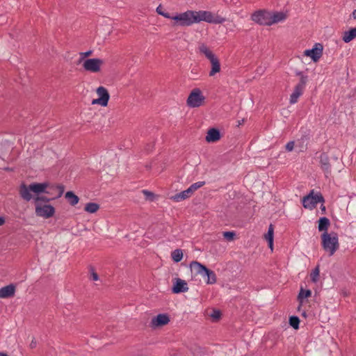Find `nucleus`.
<instances>
[{"label":"nucleus","mask_w":356,"mask_h":356,"mask_svg":"<svg viewBox=\"0 0 356 356\" xmlns=\"http://www.w3.org/2000/svg\"><path fill=\"white\" fill-rule=\"evenodd\" d=\"M49 186V182L37 183L34 182L26 186L24 184L20 186L19 193L21 197L26 201H30L33 196L31 194V191L39 195L40 193L51 194L50 191H47Z\"/></svg>","instance_id":"f257e3e1"},{"label":"nucleus","mask_w":356,"mask_h":356,"mask_svg":"<svg viewBox=\"0 0 356 356\" xmlns=\"http://www.w3.org/2000/svg\"><path fill=\"white\" fill-rule=\"evenodd\" d=\"M321 244L324 250L327 252L330 256H332L339 248L337 233L334 232H323L321 235Z\"/></svg>","instance_id":"f03ea898"},{"label":"nucleus","mask_w":356,"mask_h":356,"mask_svg":"<svg viewBox=\"0 0 356 356\" xmlns=\"http://www.w3.org/2000/svg\"><path fill=\"white\" fill-rule=\"evenodd\" d=\"M191 271H194L196 275H201L202 277H207L206 283L207 284H213L216 282V275L215 273L207 268L201 263L193 261L190 264Z\"/></svg>","instance_id":"7ed1b4c3"},{"label":"nucleus","mask_w":356,"mask_h":356,"mask_svg":"<svg viewBox=\"0 0 356 356\" xmlns=\"http://www.w3.org/2000/svg\"><path fill=\"white\" fill-rule=\"evenodd\" d=\"M199 51L209 60L211 64V69L209 72V76H213L220 71V63L219 59L205 44H202L199 47Z\"/></svg>","instance_id":"20e7f679"},{"label":"nucleus","mask_w":356,"mask_h":356,"mask_svg":"<svg viewBox=\"0 0 356 356\" xmlns=\"http://www.w3.org/2000/svg\"><path fill=\"white\" fill-rule=\"evenodd\" d=\"M296 75L300 76V81L295 86L293 92L290 96V103L291 104H296L298 102V98L302 95L308 81V76L305 75L301 71H296Z\"/></svg>","instance_id":"39448f33"},{"label":"nucleus","mask_w":356,"mask_h":356,"mask_svg":"<svg viewBox=\"0 0 356 356\" xmlns=\"http://www.w3.org/2000/svg\"><path fill=\"white\" fill-rule=\"evenodd\" d=\"M325 199L321 193H314L312 190L309 193L302 198V205L305 209H313L318 203H323Z\"/></svg>","instance_id":"423d86ee"},{"label":"nucleus","mask_w":356,"mask_h":356,"mask_svg":"<svg viewBox=\"0 0 356 356\" xmlns=\"http://www.w3.org/2000/svg\"><path fill=\"white\" fill-rule=\"evenodd\" d=\"M195 23L204 21L208 23L222 24L225 19L219 16H213L212 13L206 10L195 11Z\"/></svg>","instance_id":"0eeeda50"},{"label":"nucleus","mask_w":356,"mask_h":356,"mask_svg":"<svg viewBox=\"0 0 356 356\" xmlns=\"http://www.w3.org/2000/svg\"><path fill=\"white\" fill-rule=\"evenodd\" d=\"M179 26H188L195 23V11L187 10L184 13L177 14L172 17Z\"/></svg>","instance_id":"6e6552de"},{"label":"nucleus","mask_w":356,"mask_h":356,"mask_svg":"<svg viewBox=\"0 0 356 356\" xmlns=\"http://www.w3.org/2000/svg\"><path fill=\"white\" fill-rule=\"evenodd\" d=\"M205 97L202 95L200 88H194L190 93L186 100L187 105L191 108L200 106L204 102Z\"/></svg>","instance_id":"1a4fd4ad"},{"label":"nucleus","mask_w":356,"mask_h":356,"mask_svg":"<svg viewBox=\"0 0 356 356\" xmlns=\"http://www.w3.org/2000/svg\"><path fill=\"white\" fill-rule=\"evenodd\" d=\"M51 189H54V188H58V193L56 194L55 196H52L51 197H48L47 196H44V195H36L33 200H34V203H35V205H36L37 204H47V202L51 201V200H56V199H58L60 198L64 191H65V186L63 185V184H58V185H56V186H51L50 187Z\"/></svg>","instance_id":"9d476101"},{"label":"nucleus","mask_w":356,"mask_h":356,"mask_svg":"<svg viewBox=\"0 0 356 356\" xmlns=\"http://www.w3.org/2000/svg\"><path fill=\"white\" fill-rule=\"evenodd\" d=\"M251 19L261 26H270V12L266 10H258L251 15Z\"/></svg>","instance_id":"9b49d317"},{"label":"nucleus","mask_w":356,"mask_h":356,"mask_svg":"<svg viewBox=\"0 0 356 356\" xmlns=\"http://www.w3.org/2000/svg\"><path fill=\"white\" fill-rule=\"evenodd\" d=\"M35 214L37 216L42 217L44 218H49L52 217L55 213V208L48 204L35 205Z\"/></svg>","instance_id":"f8f14e48"},{"label":"nucleus","mask_w":356,"mask_h":356,"mask_svg":"<svg viewBox=\"0 0 356 356\" xmlns=\"http://www.w3.org/2000/svg\"><path fill=\"white\" fill-rule=\"evenodd\" d=\"M103 63V60L100 58H88L84 60L83 67L85 70L95 73L100 71Z\"/></svg>","instance_id":"ddd939ff"},{"label":"nucleus","mask_w":356,"mask_h":356,"mask_svg":"<svg viewBox=\"0 0 356 356\" xmlns=\"http://www.w3.org/2000/svg\"><path fill=\"white\" fill-rule=\"evenodd\" d=\"M323 54V45L320 43H316L311 49L305 51L304 54L309 56L313 61L316 62L321 58Z\"/></svg>","instance_id":"4468645a"},{"label":"nucleus","mask_w":356,"mask_h":356,"mask_svg":"<svg viewBox=\"0 0 356 356\" xmlns=\"http://www.w3.org/2000/svg\"><path fill=\"white\" fill-rule=\"evenodd\" d=\"M170 322V317L167 314H159L152 318L150 325L153 328L167 325Z\"/></svg>","instance_id":"2eb2a0df"},{"label":"nucleus","mask_w":356,"mask_h":356,"mask_svg":"<svg viewBox=\"0 0 356 356\" xmlns=\"http://www.w3.org/2000/svg\"><path fill=\"white\" fill-rule=\"evenodd\" d=\"M188 290V284L185 280L180 278H175L174 285L172 288L173 293L177 294L186 292Z\"/></svg>","instance_id":"dca6fc26"},{"label":"nucleus","mask_w":356,"mask_h":356,"mask_svg":"<svg viewBox=\"0 0 356 356\" xmlns=\"http://www.w3.org/2000/svg\"><path fill=\"white\" fill-rule=\"evenodd\" d=\"M15 286L10 284L0 289V298H8L13 297L15 293Z\"/></svg>","instance_id":"f3484780"},{"label":"nucleus","mask_w":356,"mask_h":356,"mask_svg":"<svg viewBox=\"0 0 356 356\" xmlns=\"http://www.w3.org/2000/svg\"><path fill=\"white\" fill-rule=\"evenodd\" d=\"M97 93L99 98L102 101L103 106H106L110 98L107 89L104 86H99L97 88Z\"/></svg>","instance_id":"a211bd4d"},{"label":"nucleus","mask_w":356,"mask_h":356,"mask_svg":"<svg viewBox=\"0 0 356 356\" xmlns=\"http://www.w3.org/2000/svg\"><path fill=\"white\" fill-rule=\"evenodd\" d=\"M220 139V132L218 129L211 128L208 130L206 140L208 143H214Z\"/></svg>","instance_id":"6ab92c4d"},{"label":"nucleus","mask_w":356,"mask_h":356,"mask_svg":"<svg viewBox=\"0 0 356 356\" xmlns=\"http://www.w3.org/2000/svg\"><path fill=\"white\" fill-rule=\"evenodd\" d=\"M320 163L322 170L326 172L330 173L331 165L329 162V156L325 152H323L320 156Z\"/></svg>","instance_id":"aec40b11"},{"label":"nucleus","mask_w":356,"mask_h":356,"mask_svg":"<svg viewBox=\"0 0 356 356\" xmlns=\"http://www.w3.org/2000/svg\"><path fill=\"white\" fill-rule=\"evenodd\" d=\"M286 17V14L282 12L270 13V26L284 20Z\"/></svg>","instance_id":"412c9836"},{"label":"nucleus","mask_w":356,"mask_h":356,"mask_svg":"<svg viewBox=\"0 0 356 356\" xmlns=\"http://www.w3.org/2000/svg\"><path fill=\"white\" fill-rule=\"evenodd\" d=\"M193 191L191 190L190 188H188L181 193H177L176 195L172 197V199H173L176 202H180L181 200H184L188 198L193 195Z\"/></svg>","instance_id":"4be33fe9"},{"label":"nucleus","mask_w":356,"mask_h":356,"mask_svg":"<svg viewBox=\"0 0 356 356\" xmlns=\"http://www.w3.org/2000/svg\"><path fill=\"white\" fill-rule=\"evenodd\" d=\"M356 38V27L352 28L350 30L343 33L342 40L348 43Z\"/></svg>","instance_id":"5701e85b"},{"label":"nucleus","mask_w":356,"mask_h":356,"mask_svg":"<svg viewBox=\"0 0 356 356\" xmlns=\"http://www.w3.org/2000/svg\"><path fill=\"white\" fill-rule=\"evenodd\" d=\"M330 225V220L326 217H321L318 220V229L319 232H327Z\"/></svg>","instance_id":"b1692460"},{"label":"nucleus","mask_w":356,"mask_h":356,"mask_svg":"<svg viewBox=\"0 0 356 356\" xmlns=\"http://www.w3.org/2000/svg\"><path fill=\"white\" fill-rule=\"evenodd\" d=\"M65 197L71 206H75L79 201V197L72 191H67L65 195Z\"/></svg>","instance_id":"393cba45"},{"label":"nucleus","mask_w":356,"mask_h":356,"mask_svg":"<svg viewBox=\"0 0 356 356\" xmlns=\"http://www.w3.org/2000/svg\"><path fill=\"white\" fill-rule=\"evenodd\" d=\"M312 296V291L309 289H300L299 294L298 296V300L299 301L300 306L303 302L305 298H309Z\"/></svg>","instance_id":"a878e982"},{"label":"nucleus","mask_w":356,"mask_h":356,"mask_svg":"<svg viewBox=\"0 0 356 356\" xmlns=\"http://www.w3.org/2000/svg\"><path fill=\"white\" fill-rule=\"evenodd\" d=\"M99 209V205L95 202L87 203L85 206L84 210L90 213H94L97 212Z\"/></svg>","instance_id":"bb28decb"},{"label":"nucleus","mask_w":356,"mask_h":356,"mask_svg":"<svg viewBox=\"0 0 356 356\" xmlns=\"http://www.w3.org/2000/svg\"><path fill=\"white\" fill-rule=\"evenodd\" d=\"M171 257L175 262H179L183 257V252L181 249H176L171 253Z\"/></svg>","instance_id":"cd10ccee"},{"label":"nucleus","mask_w":356,"mask_h":356,"mask_svg":"<svg viewBox=\"0 0 356 356\" xmlns=\"http://www.w3.org/2000/svg\"><path fill=\"white\" fill-rule=\"evenodd\" d=\"M300 318L296 316H291L289 318V325L294 329H298Z\"/></svg>","instance_id":"c85d7f7f"},{"label":"nucleus","mask_w":356,"mask_h":356,"mask_svg":"<svg viewBox=\"0 0 356 356\" xmlns=\"http://www.w3.org/2000/svg\"><path fill=\"white\" fill-rule=\"evenodd\" d=\"M319 273H320V270H319V267L318 266H316L313 270L312 272L310 274V277H311V280L313 282H316L318 280V276H319Z\"/></svg>","instance_id":"c756f323"},{"label":"nucleus","mask_w":356,"mask_h":356,"mask_svg":"<svg viewBox=\"0 0 356 356\" xmlns=\"http://www.w3.org/2000/svg\"><path fill=\"white\" fill-rule=\"evenodd\" d=\"M274 229L273 225H270L268 232L265 235V238L267 241H273Z\"/></svg>","instance_id":"7c9ffc66"},{"label":"nucleus","mask_w":356,"mask_h":356,"mask_svg":"<svg viewBox=\"0 0 356 356\" xmlns=\"http://www.w3.org/2000/svg\"><path fill=\"white\" fill-rule=\"evenodd\" d=\"M309 139H310L309 134L305 132V134L302 135L300 138H299L297 140V143H305L307 145Z\"/></svg>","instance_id":"2f4dec72"},{"label":"nucleus","mask_w":356,"mask_h":356,"mask_svg":"<svg viewBox=\"0 0 356 356\" xmlns=\"http://www.w3.org/2000/svg\"><path fill=\"white\" fill-rule=\"evenodd\" d=\"M163 7L161 5H159L157 8H156V12L158 14L163 16L165 18H168V19H172V17L170 16V13H166V12H164L163 10Z\"/></svg>","instance_id":"473e14b6"},{"label":"nucleus","mask_w":356,"mask_h":356,"mask_svg":"<svg viewBox=\"0 0 356 356\" xmlns=\"http://www.w3.org/2000/svg\"><path fill=\"white\" fill-rule=\"evenodd\" d=\"M204 185H205V181H197V182H195V183L193 184L192 185H191V186L189 188L193 191V193H194L198 188L202 187Z\"/></svg>","instance_id":"72a5a7b5"},{"label":"nucleus","mask_w":356,"mask_h":356,"mask_svg":"<svg viewBox=\"0 0 356 356\" xmlns=\"http://www.w3.org/2000/svg\"><path fill=\"white\" fill-rule=\"evenodd\" d=\"M236 236V233L234 232H224L223 236L227 241H233L234 236Z\"/></svg>","instance_id":"f704fd0d"},{"label":"nucleus","mask_w":356,"mask_h":356,"mask_svg":"<svg viewBox=\"0 0 356 356\" xmlns=\"http://www.w3.org/2000/svg\"><path fill=\"white\" fill-rule=\"evenodd\" d=\"M143 194L145 195L146 200L153 201L154 198V194L149 191L143 190Z\"/></svg>","instance_id":"c9c22d12"},{"label":"nucleus","mask_w":356,"mask_h":356,"mask_svg":"<svg viewBox=\"0 0 356 356\" xmlns=\"http://www.w3.org/2000/svg\"><path fill=\"white\" fill-rule=\"evenodd\" d=\"M92 54V51H91V50H89L86 52H81L80 53L81 58L79 60V63H80L85 58H87V57L91 56Z\"/></svg>","instance_id":"e433bc0d"},{"label":"nucleus","mask_w":356,"mask_h":356,"mask_svg":"<svg viewBox=\"0 0 356 356\" xmlns=\"http://www.w3.org/2000/svg\"><path fill=\"white\" fill-rule=\"evenodd\" d=\"M211 316L214 320H218L221 316V312L219 310H213L212 313L211 314Z\"/></svg>","instance_id":"4c0bfd02"},{"label":"nucleus","mask_w":356,"mask_h":356,"mask_svg":"<svg viewBox=\"0 0 356 356\" xmlns=\"http://www.w3.org/2000/svg\"><path fill=\"white\" fill-rule=\"evenodd\" d=\"M294 141H289L287 143L285 146L286 150L288 152H291L294 148Z\"/></svg>","instance_id":"58836bf2"},{"label":"nucleus","mask_w":356,"mask_h":356,"mask_svg":"<svg viewBox=\"0 0 356 356\" xmlns=\"http://www.w3.org/2000/svg\"><path fill=\"white\" fill-rule=\"evenodd\" d=\"M90 278L94 281H97L99 280L98 274L92 268H91Z\"/></svg>","instance_id":"ea45409f"},{"label":"nucleus","mask_w":356,"mask_h":356,"mask_svg":"<svg viewBox=\"0 0 356 356\" xmlns=\"http://www.w3.org/2000/svg\"><path fill=\"white\" fill-rule=\"evenodd\" d=\"M56 184H49V186L47 188V191H50L51 192V194H49L50 195H54L55 196L56 195H54V192L56 191H57L58 192V188H54V189H51L50 187L51 186H56Z\"/></svg>","instance_id":"a19ab883"},{"label":"nucleus","mask_w":356,"mask_h":356,"mask_svg":"<svg viewBox=\"0 0 356 356\" xmlns=\"http://www.w3.org/2000/svg\"><path fill=\"white\" fill-rule=\"evenodd\" d=\"M92 104H99L103 106L102 101L99 99H95L92 101Z\"/></svg>","instance_id":"79ce46f5"},{"label":"nucleus","mask_w":356,"mask_h":356,"mask_svg":"<svg viewBox=\"0 0 356 356\" xmlns=\"http://www.w3.org/2000/svg\"><path fill=\"white\" fill-rule=\"evenodd\" d=\"M36 346H37L36 340H35V338H33V339H32V341H31V343H30L29 346H30V348H31V349H33V348H35L36 347Z\"/></svg>","instance_id":"37998d69"},{"label":"nucleus","mask_w":356,"mask_h":356,"mask_svg":"<svg viewBox=\"0 0 356 356\" xmlns=\"http://www.w3.org/2000/svg\"><path fill=\"white\" fill-rule=\"evenodd\" d=\"M298 146L300 147L301 149H306L307 145L305 143H298Z\"/></svg>","instance_id":"c03bdc74"},{"label":"nucleus","mask_w":356,"mask_h":356,"mask_svg":"<svg viewBox=\"0 0 356 356\" xmlns=\"http://www.w3.org/2000/svg\"><path fill=\"white\" fill-rule=\"evenodd\" d=\"M267 242L268 243L269 248L273 250V241H267Z\"/></svg>","instance_id":"a18cd8bd"},{"label":"nucleus","mask_w":356,"mask_h":356,"mask_svg":"<svg viewBox=\"0 0 356 356\" xmlns=\"http://www.w3.org/2000/svg\"><path fill=\"white\" fill-rule=\"evenodd\" d=\"M5 223L4 217L0 216V226L3 225Z\"/></svg>","instance_id":"49530a36"},{"label":"nucleus","mask_w":356,"mask_h":356,"mask_svg":"<svg viewBox=\"0 0 356 356\" xmlns=\"http://www.w3.org/2000/svg\"><path fill=\"white\" fill-rule=\"evenodd\" d=\"M321 210L322 211L323 213H325V211H326V208L322 204L321 206Z\"/></svg>","instance_id":"de8ad7c7"},{"label":"nucleus","mask_w":356,"mask_h":356,"mask_svg":"<svg viewBox=\"0 0 356 356\" xmlns=\"http://www.w3.org/2000/svg\"><path fill=\"white\" fill-rule=\"evenodd\" d=\"M352 17L356 19V9L353 10V12L352 13Z\"/></svg>","instance_id":"09e8293b"},{"label":"nucleus","mask_w":356,"mask_h":356,"mask_svg":"<svg viewBox=\"0 0 356 356\" xmlns=\"http://www.w3.org/2000/svg\"><path fill=\"white\" fill-rule=\"evenodd\" d=\"M243 123H244V119H243L241 121H238V126H240V125L243 124Z\"/></svg>","instance_id":"8fccbe9b"},{"label":"nucleus","mask_w":356,"mask_h":356,"mask_svg":"<svg viewBox=\"0 0 356 356\" xmlns=\"http://www.w3.org/2000/svg\"><path fill=\"white\" fill-rule=\"evenodd\" d=\"M0 356H8L6 353L0 352Z\"/></svg>","instance_id":"3c124183"}]
</instances>
